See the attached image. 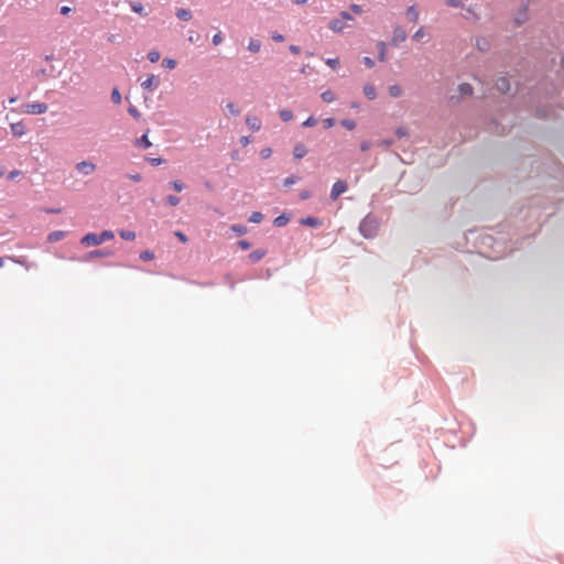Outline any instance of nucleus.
Returning a JSON list of instances; mask_svg holds the SVG:
<instances>
[{"label": "nucleus", "instance_id": "f257e3e1", "mask_svg": "<svg viewBox=\"0 0 564 564\" xmlns=\"http://www.w3.org/2000/svg\"><path fill=\"white\" fill-rule=\"evenodd\" d=\"M354 17L347 11H340L337 18L332 19L327 26L334 33H343L347 28L351 25L348 22H354Z\"/></svg>", "mask_w": 564, "mask_h": 564}, {"label": "nucleus", "instance_id": "f03ea898", "mask_svg": "<svg viewBox=\"0 0 564 564\" xmlns=\"http://www.w3.org/2000/svg\"><path fill=\"white\" fill-rule=\"evenodd\" d=\"M377 223L371 217H366L359 225V230L365 238H372L377 232Z\"/></svg>", "mask_w": 564, "mask_h": 564}, {"label": "nucleus", "instance_id": "7ed1b4c3", "mask_svg": "<svg viewBox=\"0 0 564 564\" xmlns=\"http://www.w3.org/2000/svg\"><path fill=\"white\" fill-rule=\"evenodd\" d=\"M22 111L30 115H43L47 111V105L44 102L25 104Z\"/></svg>", "mask_w": 564, "mask_h": 564}, {"label": "nucleus", "instance_id": "20e7f679", "mask_svg": "<svg viewBox=\"0 0 564 564\" xmlns=\"http://www.w3.org/2000/svg\"><path fill=\"white\" fill-rule=\"evenodd\" d=\"M347 189H348V185L345 181H341V180L336 181L330 191V198L333 200H336Z\"/></svg>", "mask_w": 564, "mask_h": 564}, {"label": "nucleus", "instance_id": "39448f33", "mask_svg": "<svg viewBox=\"0 0 564 564\" xmlns=\"http://www.w3.org/2000/svg\"><path fill=\"white\" fill-rule=\"evenodd\" d=\"M406 37H408V35H406L405 30L402 26L397 25V26H394L393 32H392L391 44L393 46H398L400 43L404 42L406 40Z\"/></svg>", "mask_w": 564, "mask_h": 564}, {"label": "nucleus", "instance_id": "423d86ee", "mask_svg": "<svg viewBox=\"0 0 564 564\" xmlns=\"http://www.w3.org/2000/svg\"><path fill=\"white\" fill-rule=\"evenodd\" d=\"M75 167L83 175H90L97 169L95 163H93L91 161H86V160L78 162Z\"/></svg>", "mask_w": 564, "mask_h": 564}, {"label": "nucleus", "instance_id": "0eeeda50", "mask_svg": "<svg viewBox=\"0 0 564 564\" xmlns=\"http://www.w3.org/2000/svg\"><path fill=\"white\" fill-rule=\"evenodd\" d=\"M529 2H530L529 0H523L521 3V8L514 18V21L518 25L524 23L529 18V14H528Z\"/></svg>", "mask_w": 564, "mask_h": 564}, {"label": "nucleus", "instance_id": "6e6552de", "mask_svg": "<svg viewBox=\"0 0 564 564\" xmlns=\"http://www.w3.org/2000/svg\"><path fill=\"white\" fill-rule=\"evenodd\" d=\"M160 84V79L155 75H149L145 80L141 83V88L148 91H152Z\"/></svg>", "mask_w": 564, "mask_h": 564}, {"label": "nucleus", "instance_id": "1a4fd4ad", "mask_svg": "<svg viewBox=\"0 0 564 564\" xmlns=\"http://www.w3.org/2000/svg\"><path fill=\"white\" fill-rule=\"evenodd\" d=\"M80 243L85 247L98 246L101 243L99 235L89 232L80 239Z\"/></svg>", "mask_w": 564, "mask_h": 564}, {"label": "nucleus", "instance_id": "9d476101", "mask_svg": "<svg viewBox=\"0 0 564 564\" xmlns=\"http://www.w3.org/2000/svg\"><path fill=\"white\" fill-rule=\"evenodd\" d=\"M11 133L14 137H22L26 133V127L23 121L13 122L10 124Z\"/></svg>", "mask_w": 564, "mask_h": 564}, {"label": "nucleus", "instance_id": "9b49d317", "mask_svg": "<svg viewBox=\"0 0 564 564\" xmlns=\"http://www.w3.org/2000/svg\"><path fill=\"white\" fill-rule=\"evenodd\" d=\"M405 15L410 22L416 23L420 18V10H419L417 6L412 4V6L408 7L406 11H405Z\"/></svg>", "mask_w": 564, "mask_h": 564}, {"label": "nucleus", "instance_id": "f8f14e48", "mask_svg": "<svg viewBox=\"0 0 564 564\" xmlns=\"http://www.w3.org/2000/svg\"><path fill=\"white\" fill-rule=\"evenodd\" d=\"M246 123L252 131H259L261 129V120L254 116H247Z\"/></svg>", "mask_w": 564, "mask_h": 564}, {"label": "nucleus", "instance_id": "ddd939ff", "mask_svg": "<svg viewBox=\"0 0 564 564\" xmlns=\"http://www.w3.org/2000/svg\"><path fill=\"white\" fill-rule=\"evenodd\" d=\"M364 94L369 100L377 98V88L373 84H366L364 86Z\"/></svg>", "mask_w": 564, "mask_h": 564}, {"label": "nucleus", "instance_id": "4468645a", "mask_svg": "<svg viewBox=\"0 0 564 564\" xmlns=\"http://www.w3.org/2000/svg\"><path fill=\"white\" fill-rule=\"evenodd\" d=\"M300 223L304 226L314 227V228L319 227L322 225V221L318 218L312 217V216L302 218L300 220Z\"/></svg>", "mask_w": 564, "mask_h": 564}, {"label": "nucleus", "instance_id": "2eb2a0df", "mask_svg": "<svg viewBox=\"0 0 564 564\" xmlns=\"http://www.w3.org/2000/svg\"><path fill=\"white\" fill-rule=\"evenodd\" d=\"M65 237H66V231L56 230V231H53V232L48 234L47 241L48 242H56V241H59V240L64 239Z\"/></svg>", "mask_w": 564, "mask_h": 564}, {"label": "nucleus", "instance_id": "dca6fc26", "mask_svg": "<svg viewBox=\"0 0 564 564\" xmlns=\"http://www.w3.org/2000/svg\"><path fill=\"white\" fill-rule=\"evenodd\" d=\"M265 254H267V251L264 249H257L249 254V260L252 263H256V262L260 261Z\"/></svg>", "mask_w": 564, "mask_h": 564}, {"label": "nucleus", "instance_id": "f3484780", "mask_svg": "<svg viewBox=\"0 0 564 564\" xmlns=\"http://www.w3.org/2000/svg\"><path fill=\"white\" fill-rule=\"evenodd\" d=\"M388 91L391 97L399 98L403 94V88L400 85L394 84L388 87Z\"/></svg>", "mask_w": 564, "mask_h": 564}, {"label": "nucleus", "instance_id": "a211bd4d", "mask_svg": "<svg viewBox=\"0 0 564 564\" xmlns=\"http://www.w3.org/2000/svg\"><path fill=\"white\" fill-rule=\"evenodd\" d=\"M307 149L303 143H299L295 145L293 154L295 159H302L306 155Z\"/></svg>", "mask_w": 564, "mask_h": 564}, {"label": "nucleus", "instance_id": "6ab92c4d", "mask_svg": "<svg viewBox=\"0 0 564 564\" xmlns=\"http://www.w3.org/2000/svg\"><path fill=\"white\" fill-rule=\"evenodd\" d=\"M497 88L501 91V93H507L510 90V84H509V80L506 78V77H501L497 80Z\"/></svg>", "mask_w": 564, "mask_h": 564}, {"label": "nucleus", "instance_id": "aec40b11", "mask_svg": "<svg viewBox=\"0 0 564 564\" xmlns=\"http://www.w3.org/2000/svg\"><path fill=\"white\" fill-rule=\"evenodd\" d=\"M176 17L182 21H189L192 19V12L187 9L180 8L176 10Z\"/></svg>", "mask_w": 564, "mask_h": 564}, {"label": "nucleus", "instance_id": "412c9836", "mask_svg": "<svg viewBox=\"0 0 564 564\" xmlns=\"http://www.w3.org/2000/svg\"><path fill=\"white\" fill-rule=\"evenodd\" d=\"M131 10L142 17H147L148 13L144 10V7L141 2H132L131 3Z\"/></svg>", "mask_w": 564, "mask_h": 564}, {"label": "nucleus", "instance_id": "4be33fe9", "mask_svg": "<svg viewBox=\"0 0 564 564\" xmlns=\"http://www.w3.org/2000/svg\"><path fill=\"white\" fill-rule=\"evenodd\" d=\"M377 47H378V51H379V61L384 62L387 59V55H386L387 45H386V43L380 41V42L377 43Z\"/></svg>", "mask_w": 564, "mask_h": 564}, {"label": "nucleus", "instance_id": "5701e85b", "mask_svg": "<svg viewBox=\"0 0 564 564\" xmlns=\"http://www.w3.org/2000/svg\"><path fill=\"white\" fill-rule=\"evenodd\" d=\"M110 256H111L110 251L94 250V251H90L89 253H87V259H91L95 257H110Z\"/></svg>", "mask_w": 564, "mask_h": 564}, {"label": "nucleus", "instance_id": "b1692460", "mask_svg": "<svg viewBox=\"0 0 564 564\" xmlns=\"http://www.w3.org/2000/svg\"><path fill=\"white\" fill-rule=\"evenodd\" d=\"M321 97L327 104L333 102L336 99L335 94L330 89L323 91Z\"/></svg>", "mask_w": 564, "mask_h": 564}, {"label": "nucleus", "instance_id": "393cba45", "mask_svg": "<svg viewBox=\"0 0 564 564\" xmlns=\"http://www.w3.org/2000/svg\"><path fill=\"white\" fill-rule=\"evenodd\" d=\"M137 145L148 149L152 147L151 141L148 138V133H144L140 139L137 140Z\"/></svg>", "mask_w": 564, "mask_h": 564}, {"label": "nucleus", "instance_id": "a878e982", "mask_svg": "<svg viewBox=\"0 0 564 564\" xmlns=\"http://www.w3.org/2000/svg\"><path fill=\"white\" fill-rule=\"evenodd\" d=\"M458 90L462 95L467 96L473 94V87L470 84L463 83L458 86Z\"/></svg>", "mask_w": 564, "mask_h": 564}, {"label": "nucleus", "instance_id": "bb28decb", "mask_svg": "<svg viewBox=\"0 0 564 564\" xmlns=\"http://www.w3.org/2000/svg\"><path fill=\"white\" fill-rule=\"evenodd\" d=\"M261 48V43L258 40L251 39L248 44V50L252 53H258Z\"/></svg>", "mask_w": 564, "mask_h": 564}, {"label": "nucleus", "instance_id": "cd10ccee", "mask_svg": "<svg viewBox=\"0 0 564 564\" xmlns=\"http://www.w3.org/2000/svg\"><path fill=\"white\" fill-rule=\"evenodd\" d=\"M279 115H280V118L285 122L292 120V118H293V112L290 109L280 110Z\"/></svg>", "mask_w": 564, "mask_h": 564}, {"label": "nucleus", "instance_id": "c85d7f7f", "mask_svg": "<svg viewBox=\"0 0 564 564\" xmlns=\"http://www.w3.org/2000/svg\"><path fill=\"white\" fill-rule=\"evenodd\" d=\"M119 235L124 240H134L135 239V232L131 230H120Z\"/></svg>", "mask_w": 564, "mask_h": 564}, {"label": "nucleus", "instance_id": "c756f323", "mask_svg": "<svg viewBox=\"0 0 564 564\" xmlns=\"http://www.w3.org/2000/svg\"><path fill=\"white\" fill-rule=\"evenodd\" d=\"M426 35L425 29L421 26L416 32L413 34L412 39L416 42L422 41Z\"/></svg>", "mask_w": 564, "mask_h": 564}, {"label": "nucleus", "instance_id": "7c9ffc66", "mask_svg": "<svg viewBox=\"0 0 564 564\" xmlns=\"http://www.w3.org/2000/svg\"><path fill=\"white\" fill-rule=\"evenodd\" d=\"M115 235L111 230H104L100 235H99V238H100V241L101 243L105 242V241H108V240H111L113 239Z\"/></svg>", "mask_w": 564, "mask_h": 564}, {"label": "nucleus", "instance_id": "2f4dec72", "mask_svg": "<svg viewBox=\"0 0 564 564\" xmlns=\"http://www.w3.org/2000/svg\"><path fill=\"white\" fill-rule=\"evenodd\" d=\"M162 66L167 68V69H174L176 67V61L173 59V58H164L162 61Z\"/></svg>", "mask_w": 564, "mask_h": 564}, {"label": "nucleus", "instance_id": "473e14b6", "mask_svg": "<svg viewBox=\"0 0 564 564\" xmlns=\"http://www.w3.org/2000/svg\"><path fill=\"white\" fill-rule=\"evenodd\" d=\"M445 4L452 8H465L464 0H445Z\"/></svg>", "mask_w": 564, "mask_h": 564}, {"label": "nucleus", "instance_id": "72a5a7b5", "mask_svg": "<svg viewBox=\"0 0 564 564\" xmlns=\"http://www.w3.org/2000/svg\"><path fill=\"white\" fill-rule=\"evenodd\" d=\"M262 219H263V215L260 212H253L249 217V221L254 223V224L261 223Z\"/></svg>", "mask_w": 564, "mask_h": 564}, {"label": "nucleus", "instance_id": "f704fd0d", "mask_svg": "<svg viewBox=\"0 0 564 564\" xmlns=\"http://www.w3.org/2000/svg\"><path fill=\"white\" fill-rule=\"evenodd\" d=\"M289 223V217L285 215H281L274 219V225L278 227H283Z\"/></svg>", "mask_w": 564, "mask_h": 564}, {"label": "nucleus", "instance_id": "c9c22d12", "mask_svg": "<svg viewBox=\"0 0 564 564\" xmlns=\"http://www.w3.org/2000/svg\"><path fill=\"white\" fill-rule=\"evenodd\" d=\"M111 100L113 101V104L116 105H120L121 104V94L119 93V90L117 88H115L111 93Z\"/></svg>", "mask_w": 564, "mask_h": 564}, {"label": "nucleus", "instance_id": "e433bc0d", "mask_svg": "<svg viewBox=\"0 0 564 564\" xmlns=\"http://www.w3.org/2000/svg\"><path fill=\"white\" fill-rule=\"evenodd\" d=\"M226 108L232 116H238L240 113V109L234 102H228Z\"/></svg>", "mask_w": 564, "mask_h": 564}, {"label": "nucleus", "instance_id": "4c0bfd02", "mask_svg": "<svg viewBox=\"0 0 564 564\" xmlns=\"http://www.w3.org/2000/svg\"><path fill=\"white\" fill-rule=\"evenodd\" d=\"M166 203L170 205V206H177L181 202L180 197L175 196V195H169L166 196L165 198Z\"/></svg>", "mask_w": 564, "mask_h": 564}, {"label": "nucleus", "instance_id": "58836bf2", "mask_svg": "<svg viewBox=\"0 0 564 564\" xmlns=\"http://www.w3.org/2000/svg\"><path fill=\"white\" fill-rule=\"evenodd\" d=\"M140 259L143 261H151L154 259V253L150 250L142 251L140 253Z\"/></svg>", "mask_w": 564, "mask_h": 564}, {"label": "nucleus", "instance_id": "ea45409f", "mask_svg": "<svg viewBox=\"0 0 564 564\" xmlns=\"http://www.w3.org/2000/svg\"><path fill=\"white\" fill-rule=\"evenodd\" d=\"M231 230L241 236L247 232V227L242 225H232Z\"/></svg>", "mask_w": 564, "mask_h": 564}, {"label": "nucleus", "instance_id": "a19ab883", "mask_svg": "<svg viewBox=\"0 0 564 564\" xmlns=\"http://www.w3.org/2000/svg\"><path fill=\"white\" fill-rule=\"evenodd\" d=\"M160 53L158 51H151L148 53V59L151 63H156L160 59Z\"/></svg>", "mask_w": 564, "mask_h": 564}, {"label": "nucleus", "instance_id": "79ce46f5", "mask_svg": "<svg viewBox=\"0 0 564 564\" xmlns=\"http://www.w3.org/2000/svg\"><path fill=\"white\" fill-rule=\"evenodd\" d=\"M341 126L345 127L348 130H354L356 128V123L354 120L350 119H344L341 120Z\"/></svg>", "mask_w": 564, "mask_h": 564}, {"label": "nucleus", "instance_id": "37998d69", "mask_svg": "<svg viewBox=\"0 0 564 564\" xmlns=\"http://www.w3.org/2000/svg\"><path fill=\"white\" fill-rule=\"evenodd\" d=\"M326 64L329 67H332L333 69H336L339 66V58H337V57H335V58H327L326 59Z\"/></svg>", "mask_w": 564, "mask_h": 564}, {"label": "nucleus", "instance_id": "c03bdc74", "mask_svg": "<svg viewBox=\"0 0 564 564\" xmlns=\"http://www.w3.org/2000/svg\"><path fill=\"white\" fill-rule=\"evenodd\" d=\"M171 186L176 192H182L184 189V184L181 181H173L171 182Z\"/></svg>", "mask_w": 564, "mask_h": 564}, {"label": "nucleus", "instance_id": "a18cd8bd", "mask_svg": "<svg viewBox=\"0 0 564 564\" xmlns=\"http://www.w3.org/2000/svg\"><path fill=\"white\" fill-rule=\"evenodd\" d=\"M299 181V177L296 176H290V177H286L284 181H283V184L284 186L289 187L293 184H295L296 182Z\"/></svg>", "mask_w": 564, "mask_h": 564}, {"label": "nucleus", "instance_id": "49530a36", "mask_svg": "<svg viewBox=\"0 0 564 564\" xmlns=\"http://www.w3.org/2000/svg\"><path fill=\"white\" fill-rule=\"evenodd\" d=\"M272 154V150L270 148H264L260 151V156L263 159V160H267L271 156Z\"/></svg>", "mask_w": 564, "mask_h": 564}, {"label": "nucleus", "instance_id": "de8ad7c7", "mask_svg": "<svg viewBox=\"0 0 564 564\" xmlns=\"http://www.w3.org/2000/svg\"><path fill=\"white\" fill-rule=\"evenodd\" d=\"M395 134L398 138H404L408 135V129L405 127H399L397 130H395Z\"/></svg>", "mask_w": 564, "mask_h": 564}, {"label": "nucleus", "instance_id": "09e8293b", "mask_svg": "<svg viewBox=\"0 0 564 564\" xmlns=\"http://www.w3.org/2000/svg\"><path fill=\"white\" fill-rule=\"evenodd\" d=\"M317 123V120L314 118V117H308L304 122H303V126L304 127H314L315 124Z\"/></svg>", "mask_w": 564, "mask_h": 564}, {"label": "nucleus", "instance_id": "8fccbe9b", "mask_svg": "<svg viewBox=\"0 0 564 564\" xmlns=\"http://www.w3.org/2000/svg\"><path fill=\"white\" fill-rule=\"evenodd\" d=\"M464 9L466 11V14L464 15L465 18H468V15L476 18V19L478 18L476 11L471 7L464 8Z\"/></svg>", "mask_w": 564, "mask_h": 564}, {"label": "nucleus", "instance_id": "3c124183", "mask_svg": "<svg viewBox=\"0 0 564 564\" xmlns=\"http://www.w3.org/2000/svg\"><path fill=\"white\" fill-rule=\"evenodd\" d=\"M350 10H351L355 14H361V13H362V8H361V6L356 4V3H352V4L350 6Z\"/></svg>", "mask_w": 564, "mask_h": 564}, {"label": "nucleus", "instance_id": "603ef678", "mask_svg": "<svg viewBox=\"0 0 564 564\" xmlns=\"http://www.w3.org/2000/svg\"><path fill=\"white\" fill-rule=\"evenodd\" d=\"M323 123L326 129H329V128L334 127L335 120L333 118H326L323 120Z\"/></svg>", "mask_w": 564, "mask_h": 564}, {"label": "nucleus", "instance_id": "864d4df0", "mask_svg": "<svg viewBox=\"0 0 564 564\" xmlns=\"http://www.w3.org/2000/svg\"><path fill=\"white\" fill-rule=\"evenodd\" d=\"M223 40H224V39H223L221 33H217V34H215V35L213 36V43H214V45H219V44H221V43H223Z\"/></svg>", "mask_w": 564, "mask_h": 564}, {"label": "nucleus", "instance_id": "5fc2aeb1", "mask_svg": "<svg viewBox=\"0 0 564 564\" xmlns=\"http://www.w3.org/2000/svg\"><path fill=\"white\" fill-rule=\"evenodd\" d=\"M364 64L368 67V68H372L375 66V61L370 57H364Z\"/></svg>", "mask_w": 564, "mask_h": 564}, {"label": "nucleus", "instance_id": "6e6d98bb", "mask_svg": "<svg viewBox=\"0 0 564 564\" xmlns=\"http://www.w3.org/2000/svg\"><path fill=\"white\" fill-rule=\"evenodd\" d=\"M238 246L242 249V250H248L250 248V243L247 241V240H239L238 241Z\"/></svg>", "mask_w": 564, "mask_h": 564}, {"label": "nucleus", "instance_id": "4d7b16f0", "mask_svg": "<svg viewBox=\"0 0 564 564\" xmlns=\"http://www.w3.org/2000/svg\"><path fill=\"white\" fill-rule=\"evenodd\" d=\"M272 40L275 42H283L284 36L278 32L272 33Z\"/></svg>", "mask_w": 564, "mask_h": 564}, {"label": "nucleus", "instance_id": "13d9d810", "mask_svg": "<svg viewBox=\"0 0 564 564\" xmlns=\"http://www.w3.org/2000/svg\"><path fill=\"white\" fill-rule=\"evenodd\" d=\"M175 236L178 238V240L183 243L187 242V237L182 231H176Z\"/></svg>", "mask_w": 564, "mask_h": 564}, {"label": "nucleus", "instance_id": "bf43d9fd", "mask_svg": "<svg viewBox=\"0 0 564 564\" xmlns=\"http://www.w3.org/2000/svg\"><path fill=\"white\" fill-rule=\"evenodd\" d=\"M150 163L154 166L161 165L163 163V159L161 158H153L150 159Z\"/></svg>", "mask_w": 564, "mask_h": 564}, {"label": "nucleus", "instance_id": "052dcab7", "mask_svg": "<svg viewBox=\"0 0 564 564\" xmlns=\"http://www.w3.org/2000/svg\"><path fill=\"white\" fill-rule=\"evenodd\" d=\"M21 174V172L19 170H13L11 171L9 174H8V177L10 180H14L15 177H18L19 175Z\"/></svg>", "mask_w": 564, "mask_h": 564}, {"label": "nucleus", "instance_id": "680f3d73", "mask_svg": "<svg viewBox=\"0 0 564 564\" xmlns=\"http://www.w3.org/2000/svg\"><path fill=\"white\" fill-rule=\"evenodd\" d=\"M477 46L480 48V50H486V46H487V43L485 40H477Z\"/></svg>", "mask_w": 564, "mask_h": 564}, {"label": "nucleus", "instance_id": "e2e57ef3", "mask_svg": "<svg viewBox=\"0 0 564 564\" xmlns=\"http://www.w3.org/2000/svg\"><path fill=\"white\" fill-rule=\"evenodd\" d=\"M129 112H130V115H132L134 118H137V119H139V118H140V112H139L135 108H133V107L129 108Z\"/></svg>", "mask_w": 564, "mask_h": 564}, {"label": "nucleus", "instance_id": "0e129e2a", "mask_svg": "<svg viewBox=\"0 0 564 564\" xmlns=\"http://www.w3.org/2000/svg\"><path fill=\"white\" fill-rule=\"evenodd\" d=\"M369 149H370V142H368V141L361 142V144H360V150L361 151H367Z\"/></svg>", "mask_w": 564, "mask_h": 564}, {"label": "nucleus", "instance_id": "69168bd1", "mask_svg": "<svg viewBox=\"0 0 564 564\" xmlns=\"http://www.w3.org/2000/svg\"><path fill=\"white\" fill-rule=\"evenodd\" d=\"M240 143H241L242 147H247L250 143L249 137H241L240 138Z\"/></svg>", "mask_w": 564, "mask_h": 564}, {"label": "nucleus", "instance_id": "338daca9", "mask_svg": "<svg viewBox=\"0 0 564 564\" xmlns=\"http://www.w3.org/2000/svg\"><path fill=\"white\" fill-rule=\"evenodd\" d=\"M129 177L134 181V182H141L142 180V176L141 174L137 173V174H132V175H129Z\"/></svg>", "mask_w": 564, "mask_h": 564}, {"label": "nucleus", "instance_id": "774afa93", "mask_svg": "<svg viewBox=\"0 0 564 564\" xmlns=\"http://www.w3.org/2000/svg\"><path fill=\"white\" fill-rule=\"evenodd\" d=\"M289 50L293 53V54H300L301 52V48L296 45H290Z\"/></svg>", "mask_w": 564, "mask_h": 564}]
</instances>
